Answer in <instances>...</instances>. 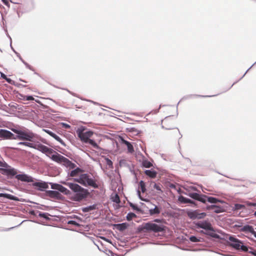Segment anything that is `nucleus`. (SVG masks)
<instances>
[{
  "label": "nucleus",
  "instance_id": "f257e3e1",
  "mask_svg": "<svg viewBox=\"0 0 256 256\" xmlns=\"http://www.w3.org/2000/svg\"><path fill=\"white\" fill-rule=\"evenodd\" d=\"M36 150L44 154L52 161L59 164H62L66 168H73L76 166V164L72 162L66 158L59 154L53 149L40 144V142L38 144Z\"/></svg>",
  "mask_w": 256,
  "mask_h": 256
},
{
  "label": "nucleus",
  "instance_id": "f03ea898",
  "mask_svg": "<svg viewBox=\"0 0 256 256\" xmlns=\"http://www.w3.org/2000/svg\"><path fill=\"white\" fill-rule=\"evenodd\" d=\"M11 130L14 132V140L31 142L40 140V138L37 134L24 126H15L12 128Z\"/></svg>",
  "mask_w": 256,
  "mask_h": 256
},
{
  "label": "nucleus",
  "instance_id": "7ed1b4c3",
  "mask_svg": "<svg viewBox=\"0 0 256 256\" xmlns=\"http://www.w3.org/2000/svg\"><path fill=\"white\" fill-rule=\"evenodd\" d=\"M62 183L70 190L74 194L73 200L75 201L80 202L86 199L89 194L88 189L82 187L76 182H64Z\"/></svg>",
  "mask_w": 256,
  "mask_h": 256
},
{
  "label": "nucleus",
  "instance_id": "20e7f679",
  "mask_svg": "<svg viewBox=\"0 0 256 256\" xmlns=\"http://www.w3.org/2000/svg\"><path fill=\"white\" fill-rule=\"evenodd\" d=\"M193 224L196 228L202 229L200 231L202 234L216 239L222 238L220 236L216 233L208 219L194 222Z\"/></svg>",
  "mask_w": 256,
  "mask_h": 256
},
{
  "label": "nucleus",
  "instance_id": "39448f33",
  "mask_svg": "<svg viewBox=\"0 0 256 256\" xmlns=\"http://www.w3.org/2000/svg\"><path fill=\"white\" fill-rule=\"evenodd\" d=\"M221 239L226 240L228 244L235 250L244 252L248 250V246L245 242L239 240L234 235L227 234L224 238Z\"/></svg>",
  "mask_w": 256,
  "mask_h": 256
},
{
  "label": "nucleus",
  "instance_id": "423d86ee",
  "mask_svg": "<svg viewBox=\"0 0 256 256\" xmlns=\"http://www.w3.org/2000/svg\"><path fill=\"white\" fill-rule=\"evenodd\" d=\"M73 180L74 182L85 187L90 186L94 188H98L94 178L88 173L80 174L78 178H74Z\"/></svg>",
  "mask_w": 256,
  "mask_h": 256
},
{
  "label": "nucleus",
  "instance_id": "0eeeda50",
  "mask_svg": "<svg viewBox=\"0 0 256 256\" xmlns=\"http://www.w3.org/2000/svg\"><path fill=\"white\" fill-rule=\"evenodd\" d=\"M164 230V226L160 224H156L152 222L145 223L144 224L140 226L138 230L143 232H162Z\"/></svg>",
  "mask_w": 256,
  "mask_h": 256
},
{
  "label": "nucleus",
  "instance_id": "6e6552de",
  "mask_svg": "<svg viewBox=\"0 0 256 256\" xmlns=\"http://www.w3.org/2000/svg\"><path fill=\"white\" fill-rule=\"evenodd\" d=\"M190 198L198 200L204 204H206L209 202L212 204H216L217 198L210 196L200 193L190 194Z\"/></svg>",
  "mask_w": 256,
  "mask_h": 256
},
{
  "label": "nucleus",
  "instance_id": "1a4fd4ad",
  "mask_svg": "<svg viewBox=\"0 0 256 256\" xmlns=\"http://www.w3.org/2000/svg\"><path fill=\"white\" fill-rule=\"evenodd\" d=\"M14 170L13 172V174H10L8 177V178H15L18 180L26 182H32L34 181V180H35V178H33L32 176L23 172H21L14 168Z\"/></svg>",
  "mask_w": 256,
  "mask_h": 256
},
{
  "label": "nucleus",
  "instance_id": "9d476101",
  "mask_svg": "<svg viewBox=\"0 0 256 256\" xmlns=\"http://www.w3.org/2000/svg\"><path fill=\"white\" fill-rule=\"evenodd\" d=\"M76 133L80 140L84 143L88 140L94 134L92 130H86V128L84 126L78 128L76 130Z\"/></svg>",
  "mask_w": 256,
  "mask_h": 256
},
{
  "label": "nucleus",
  "instance_id": "9b49d317",
  "mask_svg": "<svg viewBox=\"0 0 256 256\" xmlns=\"http://www.w3.org/2000/svg\"><path fill=\"white\" fill-rule=\"evenodd\" d=\"M184 211L187 216L191 220H202L206 216V213L205 212H201L198 209L192 210L186 208Z\"/></svg>",
  "mask_w": 256,
  "mask_h": 256
},
{
  "label": "nucleus",
  "instance_id": "f8f14e48",
  "mask_svg": "<svg viewBox=\"0 0 256 256\" xmlns=\"http://www.w3.org/2000/svg\"><path fill=\"white\" fill-rule=\"evenodd\" d=\"M50 182H46L40 180L36 179L32 182V186L36 189L40 191L45 192L49 188Z\"/></svg>",
  "mask_w": 256,
  "mask_h": 256
},
{
  "label": "nucleus",
  "instance_id": "ddd939ff",
  "mask_svg": "<svg viewBox=\"0 0 256 256\" xmlns=\"http://www.w3.org/2000/svg\"><path fill=\"white\" fill-rule=\"evenodd\" d=\"M14 170V168L8 164L5 161L0 160V173L8 177L10 174H12Z\"/></svg>",
  "mask_w": 256,
  "mask_h": 256
},
{
  "label": "nucleus",
  "instance_id": "4468645a",
  "mask_svg": "<svg viewBox=\"0 0 256 256\" xmlns=\"http://www.w3.org/2000/svg\"><path fill=\"white\" fill-rule=\"evenodd\" d=\"M184 190L180 188L179 187V184L177 183V193L178 194H184L189 197H190V196L189 195L190 194H194V192L202 194L195 186H188L186 188H184Z\"/></svg>",
  "mask_w": 256,
  "mask_h": 256
},
{
  "label": "nucleus",
  "instance_id": "2eb2a0df",
  "mask_svg": "<svg viewBox=\"0 0 256 256\" xmlns=\"http://www.w3.org/2000/svg\"><path fill=\"white\" fill-rule=\"evenodd\" d=\"M50 188L58 190L60 194L62 193L65 195L69 196L72 194L70 190H68L60 184L50 182Z\"/></svg>",
  "mask_w": 256,
  "mask_h": 256
},
{
  "label": "nucleus",
  "instance_id": "dca6fc26",
  "mask_svg": "<svg viewBox=\"0 0 256 256\" xmlns=\"http://www.w3.org/2000/svg\"><path fill=\"white\" fill-rule=\"evenodd\" d=\"M44 194L50 198L58 200H62L64 198V196L58 190H46L44 192Z\"/></svg>",
  "mask_w": 256,
  "mask_h": 256
},
{
  "label": "nucleus",
  "instance_id": "f3484780",
  "mask_svg": "<svg viewBox=\"0 0 256 256\" xmlns=\"http://www.w3.org/2000/svg\"><path fill=\"white\" fill-rule=\"evenodd\" d=\"M0 138L3 140H14V132L6 129H0Z\"/></svg>",
  "mask_w": 256,
  "mask_h": 256
},
{
  "label": "nucleus",
  "instance_id": "a211bd4d",
  "mask_svg": "<svg viewBox=\"0 0 256 256\" xmlns=\"http://www.w3.org/2000/svg\"><path fill=\"white\" fill-rule=\"evenodd\" d=\"M42 130L54 138L56 141L61 144L64 146L66 147V145L61 138L53 132L48 129H42Z\"/></svg>",
  "mask_w": 256,
  "mask_h": 256
},
{
  "label": "nucleus",
  "instance_id": "6ab92c4d",
  "mask_svg": "<svg viewBox=\"0 0 256 256\" xmlns=\"http://www.w3.org/2000/svg\"><path fill=\"white\" fill-rule=\"evenodd\" d=\"M119 140L122 144H125L126 146L128 153L132 154L134 152L132 143L126 140L122 136H120Z\"/></svg>",
  "mask_w": 256,
  "mask_h": 256
},
{
  "label": "nucleus",
  "instance_id": "aec40b11",
  "mask_svg": "<svg viewBox=\"0 0 256 256\" xmlns=\"http://www.w3.org/2000/svg\"><path fill=\"white\" fill-rule=\"evenodd\" d=\"M39 140H36V142H31L28 141H22L18 143V145H22L30 148L36 150Z\"/></svg>",
  "mask_w": 256,
  "mask_h": 256
},
{
  "label": "nucleus",
  "instance_id": "412c9836",
  "mask_svg": "<svg viewBox=\"0 0 256 256\" xmlns=\"http://www.w3.org/2000/svg\"><path fill=\"white\" fill-rule=\"evenodd\" d=\"M114 228L119 230L120 232H123L126 230L130 226L129 224L124 222L122 223H119L114 224Z\"/></svg>",
  "mask_w": 256,
  "mask_h": 256
},
{
  "label": "nucleus",
  "instance_id": "4be33fe9",
  "mask_svg": "<svg viewBox=\"0 0 256 256\" xmlns=\"http://www.w3.org/2000/svg\"><path fill=\"white\" fill-rule=\"evenodd\" d=\"M68 168L72 170L68 172V175L69 176H71V177H74V176H79L80 174H81L80 172H82V168H80L78 167H76V166L73 168Z\"/></svg>",
  "mask_w": 256,
  "mask_h": 256
},
{
  "label": "nucleus",
  "instance_id": "5701e85b",
  "mask_svg": "<svg viewBox=\"0 0 256 256\" xmlns=\"http://www.w3.org/2000/svg\"><path fill=\"white\" fill-rule=\"evenodd\" d=\"M254 227L248 224L243 226L240 229V232H244L245 234L250 233L252 234V232H254Z\"/></svg>",
  "mask_w": 256,
  "mask_h": 256
},
{
  "label": "nucleus",
  "instance_id": "b1692460",
  "mask_svg": "<svg viewBox=\"0 0 256 256\" xmlns=\"http://www.w3.org/2000/svg\"><path fill=\"white\" fill-rule=\"evenodd\" d=\"M98 208L97 204H94L86 207L82 208V210L83 212H88L92 210H96Z\"/></svg>",
  "mask_w": 256,
  "mask_h": 256
},
{
  "label": "nucleus",
  "instance_id": "393cba45",
  "mask_svg": "<svg viewBox=\"0 0 256 256\" xmlns=\"http://www.w3.org/2000/svg\"><path fill=\"white\" fill-rule=\"evenodd\" d=\"M187 238H188L189 240L192 242H203L204 241V238L194 235L187 236Z\"/></svg>",
  "mask_w": 256,
  "mask_h": 256
},
{
  "label": "nucleus",
  "instance_id": "a878e982",
  "mask_svg": "<svg viewBox=\"0 0 256 256\" xmlns=\"http://www.w3.org/2000/svg\"><path fill=\"white\" fill-rule=\"evenodd\" d=\"M128 204L131 207V208L133 210H135L137 213H140L142 214L144 213L143 210L141 208H139L136 204H134L130 202H128Z\"/></svg>",
  "mask_w": 256,
  "mask_h": 256
},
{
  "label": "nucleus",
  "instance_id": "bb28decb",
  "mask_svg": "<svg viewBox=\"0 0 256 256\" xmlns=\"http://www.w3.org/2000/svg\"><path fill=\"white\" fill-rule=\"evenodd\" d=\"M18 96L19 99L23 100L32 101V100H34V98L32 96H31V95L25 96L23 94L19 93L18 95Z\"/></svg>",
  "mask_w": 256,
  "mask_h": 256
},
{
  "label": "nucleus",
  "instance_id": "cd10ccee",
  "mask_svg": "<svg viewBox=\"0 0 256 256\" xmlns=\"http://www.w3.org/2000/svg\"><path fill=\"white\" fill-rule=\"evenodd\" d=\"M191 201V199L188 198L184 197L182 196H179L177 198V203L180 204H186Z\"/></svg>",
  "mask_w": 256,
  "mask_h": 256
},
{
  "label": "nucleus",
  "instance_id": "c85d7f7f",
  "mask_svg": "<svg viewBox=\"0 0 256 256\" xmlns=\"http://www.w3.org/2000/svg\"><path fill=\"white\" fill-rule=\"evenodd\" d=\"M144 174L146 176L151 178H154L157 176V172L152 168L146 170Z\"/></svg>",
  "mask_w": 256,
  "mask_h": 256
},
{
  "label": "nucleus",
  "instance_id": "c756f323",
  "mask_svg": "<svg viewBox=\"0 0 256 256\" xmlns=\"http://www.w3.org/2000/svg\"><path fill=\"white\" fill-rule=\"evenodd\" d=\"M224 211V208L220 205H217L216 204V206L214 208L213 212L216 214L222 213Z\"/></svg>",
  "mask_w": 256,
  "mask_h": 256
},
{
  "label": "nucleus",
  "instance_id": "7c9ffc66",
  "mask_svg": "<svg viewBox=\"0 0 256 256\" xmlns=\"http://www.w3.org/2000/svg\"><path fill=\"white\" fill-rule=\"evenodd\" d=\"M84 143L90 144V146H92V147H94V148H95L96 149L98 150L100 148V146L93 139L90 138L88 140H87Z\"/></svg>",
  "mask_w": 256,
  "mask_h": 256
},
{
  "label": "nucleus",
  "instance_id": "2f4dec72",
  "mask_svg": "<svg viewBox=\"0 0 256 256\" xmlns=\"http://www.w3.org/2000/svg\"><path fill=\"white\" fill-rule=\"evenodd\" d=\"M50 214L48 212H44L40 211L38 212V216L46 220H50Z\"/></svg>",
  "mask_w": 256,
  "mask_h": 256
},
{
  "label": "nucleus",
  "instance_id": "473e14b6",
  "mask_svg": "<svg viewBox=\"0 0 256 256\" xmlns=\"http://www.w3.org/2000/svg\"><path fill=\"white\" fill-rule=\"evenodd\" d=\"M138 188H140L141 192L142 193H144L146 192V182L144 180H140V182H139V184H138Z\"/></svg>",
  "mask_w": 256,
  "mask_h": 256
},
{
  "label": "nucleus",
  "instance_id": "72a5a7b5",
  "mask_svg": "<svg viewBox=\"0 0 256 256\" xmlns=\"http://www.w3.org/2000/svg\"><path fill=\"white\" fill-rule=\"evenodd\" d=\"M256 64V62H254L246 70V72H245V73L243 74V76L238 80L237 81L234 82L233 83V84L230 86L229 87L228 89H226L225 92H226L228 91V90H229L230 88H231L234 84H236V82H238L239 80H241L244 76L249 71V70L254 66L255 64Z\"/></svg>",
  "mask_w": 256,
  "mask_h": 256
},
{
  "label": "nucleus",
  "instance_id": "f704fd0d",
  "mask_svg": "<svg viewBox=\"0 0 256 256\" xmlns=\"http://www.w3.org/2000/svg\"><path fill=\"white\" fill-rule=\"evenodd\" d=\"M160 212V208H156L155 206L154 208H152L149 210V213L150 215H154L156 214H158Z\"/></svg>",
  "mask_w": 256,
  "mask_h": 256
},
{
  "label": "nucleus",
  "instance_id": "c9c22d12",
  "mask_svg": "<svg viewBox=\"0 0 256 256\" xmlns=\"http://www.w3.org/2000/svg\"><path fill=\"white\" fill-rule=\"evenodd\" d=\"M7 199L16 202H22L18 197L10 194H8Z\"/></svg>",
  "mask_w": 256,
  "mask_h": 256
},
{
  "label": "nucleus",
  "instance_id": "e433bc0d",
  "mask_svg": "<svg viewBox=\"0 0 256 256\" xmlns=\"http://www.w3.org/2000/svg\"><path fill=\"white\" fill-rule=\"evenodd\" d=\"M134 218H136V215L132 212H129L126 216V220L129 222L131 221Z\"/></svg>",
  "mask_w": 256,
  "mask_h": 256
},
{
  "label": "nucleus",
  "instance_id": "4c0bfd02",
  "mask_svg": "<svg viewBox=\"0 0 256 256\" xmlns=\"http://www.w3.org/2000/svg\"><path fill=\"white\" fill-rule=\"evenodd\" d=\"M190 199H191V201H190L188 204V206H193V207H195V208H198V200H194V198H190Z\"/></svg>",
  "mask_w": 256,
  "mask_h": 256
},
{
  "label": "nucleus",
  "instance_id": "58836bf2",
  "mask_svg": "<svg viewBox=\"0 0 256 256\" xmlns=\"http://www.w3.org/2000/svg\"><path fill=\"white\" fill-rule=\"evenodd\" d=\"M150 184H152L154 188L156 190L158 191L159 194L162 193V192L160 184H156L154 182H152Z\"/></svg>",
  "mask_w": 256,
  "mask_h": 256
},
{
  "label": "nucleus",
  "instance_id": "ea45409f",
  "mask_svg": "<svg viewBox=\"0 0 256 256\" xmlns=\"http://www.w3.org/2000/svg\"><path fill=\"white\" fill-rule=\"evenodd\" d=\"M248 250L246 252H248L254 256H256V250L253 248L250 247L248 246Z\"/></svg>",
  "mask_w": 256,
  "mask_h": 256
},
{
  "label": "nucleus",
  "instance_id": "a19ab883",
  "mask_svg": "<svg viewBox=\"0 0 256 256\" xmlns=\"http://www.w3.org/2000/svg\"><path fill=\"white\" fill-rule=\"evenodd\" d=\"M112 202H114L116 204H118L120 202V198L118 194H115L114 196L112 198Z\"/></svg>",
  "mask_w": 256,
  "mask_h": 256
},
{
  "label": "nucleus",
  "instance_id": "79ce46f5",
  "mask_svg": "<svg viewBox=\"0 0 256 256\" xmlns=\"http://www.w3.org/2000/svg\"><path fill=\"white\" fill-rule=\"evenodd\" d=\"M67 224L78 227H80V224L79 223H78L76 221L74 220H69L67 222Z\"/></svg>",
  "mask_w": 256,
  "mask_h": 256
},
{
  "label": "nucleus",
  "instance_id": "37998d69",
  "mask_svg": "<svg viewBox=\"0 0 256 256\" xmlns=\"http://www.w3.org/2000/svg\"><path fill=\"white\" fill-rule=\"evenodd\" d=\"M104 159H105L106 165L110 168H113L112 162L110 158H106V157Z\"/></svg>",
  "mask_w": 256,
  "mask_h": 256
},
{
  "label": "nucleus",
  "instance_id": "c03bdc74",
  "mask_svg": "<svg viewBox=\"0 0 256 256\" xmlns=\"http://www.w3.org/2000/svg\"><path fill=\"white\" fill-rule=\"evenodd\" d=\"M244 208V205L240 204H236L234 206V210H242Z\"/></svg>",
  "mask_w": 256,
  "mask_h": 256
},
{
  "label": "nucleus",
  "instance_id": "a18cd8bd",
  "mask_svg": "<svg viewBox=\"0 0 256 256\" xmlns=\"http://www.w3.org/2000/svg\"><path fill=\"white\" fill-rule=\"evenodd\" d=\"M137 194H138V198L141 200H142V201H144V202H148L149 200L147 198H143L142 196H141V194H140V191L139 190H138L137 191Z\"/></svg>",
  "mask_w": 256,
  "mask_h": 256
},
{
  "label": "nucleus",
  "instance_id": "49530a36",
  "mask_svg": "<svg viewBox=\"0 0 256 256\" xmlns=\"http://www.w3.org/2000/svg\"><path fill=\"white\" fill-rule=\"evenodd\" d=\"M39 212V210H32L29 211V214L30 215L34 216H38Z\"/></svg>",
  "mask_w": 256,
  "mask_h": 256
},
{
  "label": "nucleus",
  "instance_id": "de8ad7c7",
  "mask_svg": "<svg viewBox=\"0 0 256 256\" xmlns=\"http://www.w3.org/2000/svg\"><path fill=\"white\" fill-rule=\"evenodd\" d=\"M216 206V204H210V205H206V206L203 208L204 210H214V208Z\"/></svg>",
  "mask_w": 256,
  "mask_h": 256
},
{
  "label": "nucleus",
  "instance_id": "09e8293b",
  "mask_svg": "<svg viewBox=\"0 0 256 256\" xmlns=\"http://www.w3.org/2000/svg\"><path fill=\"white\" fill-rule=\"evenodd\" d=\"M142 166L144 167L149 168L151 167L152 164L149 161L145 160L142 162Z\"/></svg>",
  "mask_w": 256,
  "mask_h": 256
},
{
  "label": "nucleus",
  "instance_id": "8fccbe9b",
  "mask_svg": "<svg viewBox=\"0 0 256 256\" xmlns=\"http://www.w3.org/2000/svg\"><path fill=\"white\" fill-rule=\"evenodd\" d=\"M129 132H136V134L137 135L141 132L140 130H138L135 128H130V130H129Z\"/></svg>",
  "mask_w": 256,
  "mask_h": 256
},
{
  "label": "nucleus",
  "instance_id": "3c124183",
  "mask_svg": "<svg viewBox=\"0 0 256 256\" xmlns=\"http://www.w3.org/2000/svg\"><path fill=\"white\" fill-rule=\"evenodd\" d=\"M60 125L63 128L65 129H69L70 128V126L69 124L65 122H61Z\"/></svg>",
  "mask_w": 256,
  "mask_h": 256
},
{
  "label": "nucleus",
  "instance_id": "603ef678",
  "mask_svg": "<svg viewBox=\"0 0 256 256\" xmlns=\"http://www.w3.org/2000/svg\"><path fill=\"white\" fill-rule=\"evenodd\" d=\"M22 63L25 65L26 68H28L29 70L34 71V68L30 65L28 62H26L25 60L22 62Z\"/></svg>",
  "mask_w": 256,
  "mask_h": 256
},
{
  "label": "nucleus",
  "instance_id": "864d4df0",
  "mask_svg": "<svg viewBox=\"0 0 256 256\" xmlns=\"http://www.w3.org/2000/svg\"><path fill=\"white\" fill-rule=\"evenodd\" d=\"M7 82H8V84H12V85H14V80H12L11 78H8V76L6 77V78H5L4 80Z\"/></svg>",
  "mask_w": 256,
  "mask_h": 256
},
{
  "label": "nucleus",
  "instance_id": "5fc2aeb1",
  "mask_svg": "<svg viewBox=\"0 0 256 256\" xmlns=\"http://www.w3.org/2000/svg\"><path fill=\"white\" fill-rule=\"evenodd\" d=\"M14 86H16L18 87V88H21V87H24V88H26L27 86L26 85H24V84H20V83H18V82H14Z\"/></svg>",
  "mask_w": 256,
  "mask_h": 256
},
{
  "label": "nucleus",
  "instance_id": "6e6d98bb",
  "mask_svg": "<svg viewBox=\"0 0 256 256\" xmlns=\"http://www.w3.org/2000/svg\"><path fill=\"white\" fill-rule=\"evenodd\" d=\"M242 226H243L241 224H235L234 225L233 227L236 229H237L240 232V228H242Z\"/></svg>",
  "mask_w": 256,
  "mask_h": 256
},
{
  "label": "nucleus",
  "instance_id": "4d7b16f0",
  "mask_svg": "<svg viewBox=\"0 0 256 256\" xmlns=\"http://www.w3.org/2000/svg\"><path fill=\"white\" fill-rule=\"evenodd\" d=\"M246 204L249 206H254V207H255L256 208V202H248Z\"/></svg>",
  "mask_w": 256,
  "mask_h": 256
},
{
  "label": "nucleus",
  "instance_id": "13d9d810",
  "mask_svg": "<svg viewBox=\"0 0 256 256\" xmlns=\"http://www.w3.org/2000/svg\"><path fill=\"white\" fill-rule=\"evenodd\" d=\"M218 95V94H214L212 96L195 95V96H198V97H202V98H208V97L215 96Z\"/></svg>",
  "mask_w": 256,
  "mask_h": 256
},
{
  "label": "nucleus",
  "instance_id": "bf43d9fd",
  "mask_svg": "<svg viewBox=\"0 0 256 256\" xmlns=\"http://www.w3.org/2000/svg\"><path fill=\"white\" fill-rule=\"evenodd\" d=\"M15 54L16 55V56L22 62L24 61V60L22 58L20 54L18 52H15Z\"/></svg>",
  "mask_w": 256,
  "mask_h": 256
},
{
  "label": "nucleus",
  "instance_id": "052dcab7",
  "mask_svg": "<svg viewBox=\"0 0 256 256\" xmlns=\"http://www.w3.org/2000/svg\"><path fill=\"white\" fill-rule=\"evenodd\" d=\"M2 1L4 5L8 7H10V4L9 3V0H2Z\"/></svg>",
  "mask_w": 256,
  "mask_h": 256
},
{
  "label": "nucleus",
  "instance_id": "680f3d73",
  "mask_svg": "<svg viewBox=\"0 0 256 256\" xmlns=\"http://www.w3.org/2000/svg\"><path fill=\"white\" fill-rule=\"evenodd\" d=\"M164 106H168V105H162V104H160V106H159L158 108V109H157V110H154V113H155V114L158 113V112H159V110H160L161 108H162V107H164Z\"/></svg>",
  "mask_w": 256,
  "mask_h": 256
},
{
  "label": "nucleus",
  "instance_id": "e2e57ef3",
  "mask_svg": "<svg viewBox=\"0 0 256 256\" xmlns=\"http://www.w3.org/2000/svg\"><path fill=\"white\" fill-rule=\"evenodd\" d=\"M72 218L76 219L78 222H82V218L76 215H74Z\"/></svg>",
  "mask_w": 256,
  "mask_h": 256
},
{
  "label": "nucleus",
  "instance_id": "0e129e2a",
  "mask_svg": "<svg viewBox=\"0 0 256 256\" xmlns=\"http://www.w3.org/2000/svg\"><path fill=\"white\" fill-rule=\"evenodd\" d=\"M8 38L10 39V48L15 53V52H16V51L14 48L12 46V38H10V36L9 35H8Z\"/></svg>",
  "mask_w": 256,
  "mask_h": 256
},
{
  "label": "nucleus",
  "instance_id": "69168bd1",
  "mask_svg": "<svg viewBox=\"0 0 256 256\" xmlns=\"http://www.w3.org/2000/svg\"><path fill=\"white\" fill-rule=\"evenodd\" d=\"M0 78L4 80L6 78L7 76L5 74L4 72H0Z\"/></svg>",
  "mask_w": 256,
  "mask_h": 256
},
{
  "label": "nucleus",
  "instance_id": "338daca9",
  "mask_svg": "<svg viewBox=\"0 0 256 256\" xmlns=\"http://www.w3.org/2000/svg\"><path fill=\"white\" fill-rule=\"evenodd\" d=\"M7 193H0V198H7Z\"/></svg>",
  "mask_w": 256,
  "mask_h": 256
},
{
  "label": "nucleus",
  "instance_id": "774afa93",
  "mask_svg": "<svg viewBox=\"0 0 256 256\" xmlns=\"http://www.w3.org/2000/svg\"><path fill=\"white\" fill-rule=\"evenodd\" d=\"M217 202H219V203H221V204H223V203H224V200H220V198H217V201H216V203Z\"/></svg>",
  "mask_w": 256,
  "mask_h": 256
}]
</instances>
